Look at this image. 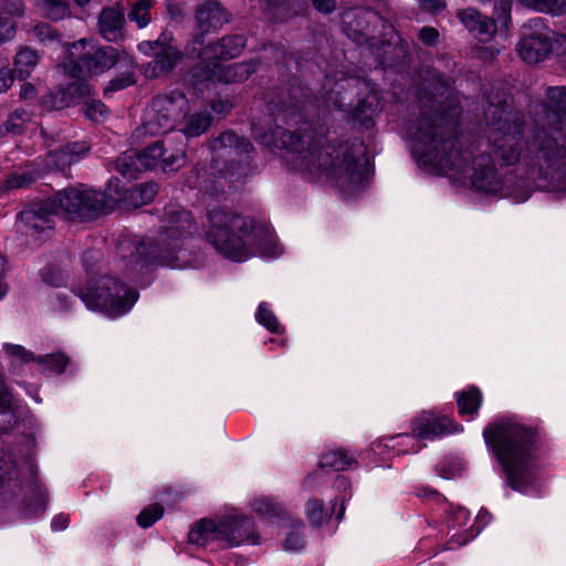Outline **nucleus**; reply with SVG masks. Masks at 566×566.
<instances>
[{"label": "nucleus", "mask_w": 566, "mask_h": 566, "mask_svg": "<svg viewBox=\"0 0 566 566\" xmlns=\"http://www.w3.org/2000/svg\"><path fill=\"white\" fill-rule=\"evenodd\" d=\"M42 9L51 19H63L69 14L67 0H42Z\"/></svg>", "instance_id": "obj_39"}, {"label": "nucleus", "mask_w": 566, "mask_h": 566, "mask_svg": "<svg viewBox=\"0 0 566 566\" xmlns=\"http://www.w3.org/2000/svg\"><path fill=\"white\" fill-rule=\"evenodd\" d=\"M319 475L318 472H312V473H308L305 478V481L304 483L307 485V486H312L315 484V480L316 478Z\"/></svg>", "instance_id": "obj_58"}, {"label": "nucleus", "mask_w": 566, "mask_h": 566, "mask_svg": "<svg viewBox=\"0 0 566 566\" xmlns=\"http://www.w3.org/2000/svg\"><path fill=\"white\" fill-rule=\"evenodd\" d=\"M463 427L448 417H434L431 413H422L411 421V433H398L389 438H381L371 443L366 453L379 455L381 460L386 457L399 455L409 451L408 442L415 443L418 440H433L438 437L453 433Z\"/></svg>", "instance_id": "obj_10"}, {"label": "nucleus", "mask_w": 566, "mask_h": 566, "mask_svg": "<svg viewBox=\"0 0 566 566\" xmlns=\"http://www.w3.org/2000/svg\"><path fill=\"white\" fill-rule=\"evenodd\" d=\"M455 400L460 416H473L483 403V395L478 386L471 385L467 389L457 391Z\"/></svg>", "instance_id": "obj_25"}, {"label": "nucleus", "mask_w": 566, "mask_h": 566, "mask_svg": "<svg viewBox=\"0 0 566 566\" xmlns=\"http://www.w3.org/2000/svg\"><path fill=\"white\" fill-rule=\"evenodd\" d=\"M117 171L127 178H135L136 175L144 169L140 165L138 153L136 150H128L123 153L115 161Z\"/></svg>", "instance_id": "obj_30"}, {"label": "nucleus", "mask_w": 566, "mask_h": 566, "mask_svg": "<svg viewBox=\"0 0 566 566\" xmlns=\"http://www.w3.org/2000/svg\"><path fill=\"white\" fill-rule=\"evenodd\" d=\"M78 296L91 311L117 318L127 314L137 302L138 292L108 275L90 277L78 289Z\"/></svg>", "instance_id": "obj_9"}, {"label": "nucleus", "mask_w": 566, "mask_h": 566, "mask_svg": "<svg viewBox=\"0 0 566 566\" xmlns=\"http://www.w3.org/2000/svg\"><path fill=\"white\" fill-rule=\"evenodd\" d=\"M222 539L230 547L240 546L243 543L256 545L260 543V536L255 532V524L251 516L235 515L220 522Z\"/></svg>", "instance_id": "obj_19"}, {"label": "nucleus", "mask_w": 566, "mask_h": 566, "mask_svg": "<svg viewBox=\"0 0 566 566\" xmlns=\"http://www.w3.org/2000/svg\"><path fill=\"white\" fill-rule=\"evenodd\" d=\"M333 488L339 493H343V495L335 497V504L338 501L340 502V509L336 514V520L340 521L345 513L344 503L346 500H349L352 497V482L347 476L338 474L333 482Z\"/></svg>", "instance_id": "obj_35"}, {"label": "nucleus", "mask_w": 566, "mask_h": 566, "mask_svg": "<svg viewBox=\"0 0 566 566\" xmlns=\"http://www.w3.org/2000/svg\"><path fill=\"white\" fill-rule=\"evenodd\" d=\"M189 109V99L182 92L172 91L167 95L156 96L145 115V133L160 135L172 130Z\"/></svg>", "instance_id": "obj_12"}, {"label": "nucleus", "mask_w": 566, "mask_h": 566, "mask_svg": "<svg viewBox=\"0 0 566 566\" xmlns=\"http://www.w3.org/2000/svg\"><path fill=\"white\" fill-rule=\"evenodd\" d=\"M553 34L542 19H533L525 23L516 49L521 59L528 64L544 61L552 52Z\"/></svg>", "instance_id": "obj_14"}, {"label": "nucleus", "mask_w": 566, "mask_h": 566, "mask_svg": "<svg viewBox=\"0 0 566 566\" xmlns=\"http://www.w3.org/2000/svg\"><path fill=\"white\" fill-rule=\"evenodd\" d=\"M70 516L64 513L56 514L51 521V530L53 532H61L69 527Z\"/></svg>", "instance_id": "obj_47"}, {"label": "nucleus", "mask_w": 566, "mask_h": 566, "mask_svg": "<svg viewBox=\"0 0 566 566\" xmlns=\"http://www.w3.org/2000/svg\"><path fill=\"white\" fill-rule=\"evenodd\" d=\"M366 14L368 15L369 19H377V14L375 12H366Z\"/></svg>", "instance_id": "obj_62"}, {"label": "nucleus", "mask_w": 566, "mask_h": 566, "mask_svg": "<svg viewBox=\"0 0 566 566\" xmlns=\"http://www.w3.org/2000/svg\"><path fill=\"white\" fill-rule=\"evenodd\" d=\"M188 112L186 111L181 118L184 126L180 130L188 138L200 136L210 127L212 118L207 111L196 112L190 115H188Z\"/></svg>", "instance_id": "obj_26"}, {"label": "nucleus", "mask_w": 566, "mask_h": 566, "mask_svg": "<svg viewBox=\"0 0 566 566\" xmlns=\"http://www.w3.org/2000/svg\"><path fill=\"white\" fill-rule=\"evenodd\" d=\"M31 114L25 109H15L7 119L3 125L6 132L11 133L13 135L20 134L25 124L31 122Z\"/></svg>", "instance_id": "obj_38"}, {"label": "nucleus", "mask_w": 566, "mask_h": 566, "mask_svg": "<svg viewBox=\"0 0 566 566\" xmlns=\"http://www.w3.org/2000/svg\"><path fill=\"white\" fill-rule=\"evenodd\" d=\"M186 163V156L182 150H176L167 157H161L160 168L165 172L176 171Z\"/></svg>", "instance_id": "obj_40"}, {"label": "nucleus", "mask_w": 566, "mask_h": 566, "mask_svg": "<svg viewBox=\"0 0 566 566\" xmlns=\"http://www.w3.org/2000/svg\"><path fill=\"white\" fill-rule=\"evenodd\" d=\"M305 514L314 527H321L324 523H327L331 517V513H328L324 502L319 499H311L307 501Z\"/></svg>", "instance_id": "obj_32"}, {"label": "nucleus", "mask_w": 566, "mask_h": 566, "mask_svg": "<svg viewBox=\"0 0 566 566\" xmlns=\"http://www.w3.org/2000/svg\"><path fill=\"white\" fill-rule=\"evenodd\" d=\"M421 101L422 108L406 126L412 156L430 174L446 176L454 182L469 185L485 193H502L506 181L495 167L520 161L532 177L566 182V87L547 90V119L560 124L551 132L538 133L527 154L522 120L509 111L502 99L485 109L488 145L485 149H460L457 136L459 112L448 86Z\"/></svg>", "instance_id": "obj_1"}, {"label": "nucleus", "mask_w": 566, "mask_h": 566, "mask_svg": "<svg viewBox=\"0 0 566 566\" xmlns=\"http://www.w3.org/2000/svg\"><path fill=\"white\" fill-rule=\"evenodd\" d=\"M15 27L13 21L8 17L0 14V43L11 39L14 35Z\"/></svg>", "instance_id": "obj_44"}, {"label": "nucleus", "mask_w": 566, "mask_h": 566, "mask_svg": "<svg viewBox=\"0 0 566 566\" xmlns=\"http://www.w3.org/2000/svg\"><path fill=\"white\" fill-rule=\"evenodd\" d=\"M13 6V11H11L10 13L12 15H21L22 12H23V9H22V6L20 3L18 4H12Z\"/></svg>", "instance_id": "obj_59"}, {"label": "nucleus", "mask_w": 566, "mask_h": 566, "mask_svg": "<svg viewBox=\"0 0 566 566\" xmlns=\"http://www.w3.org/2000/svg\"><path fill=\"white\" fill-rule=\"evenodd\" d=\"M352 468H358L357 455L344 447H335L321 454L318 469L324 471H346Z\"/></svg>", "instance_id": "obj_22"}, {"label": "nucleus", "mask_w": 566, "mask_h": 566, "mask_svg": "<svg viewBox=\"0 0 566 566\" xmlns=\"http://www.w3.org/2000/svg\"><path fill=\"white\" fill-rule=\"evenodd\" d=\"M4 273V259L0 254V298L3 297L7 293V284L3 281Z\"/></svg>", "instance_id": "obj_56"}, {"label": "nucleus", "mask_w": 566, "mask_h": 566, "mask_svg": "<svg viewBox=\"0 0 566 566\" xmlns=\"http://www.w3.org/2000/svg\"><path fill=\"white\" fill-rule=\"evenodd\" d=\"M324 105L347 113L365 127L374 124V116L381 108V101L375 86L360 77H345L337 72L325 77L321 92Z\"/></svg>", "instance_id": "obj_8"}, {"label": "nucleus", "mask_w": 566, "mask_h": 566, "mask_svg": "<svg viewBox=\"0 0 566 566\" xmlns=\"http://www.w3.org/2000/svg\"><path fill=\"white\" fill-rule=\"evenodd\" d=\"M34 32L38 39L42 42L52 41L56 36L55 32L49 24L36 25Z\"/></svg>", "instance_id": "obj_48"}, {"label": "nucleus", "mask_w": 566, "mask_h": 566, "mask_svg": "<svg viewBox=\"0 0 566 566\" xmlns=\"http://www.w3.org/2000/svg\"><path fill=\"white\" fill-rule=\"evenodd\" d=\"M244 46L242 35L222 38L219 42L203 46V40L197 36L186 48V54L190 59H198V65H206L207 62H223L238 56Z\"/></svg>", "instance_id": "obj_17"}, {"label": "nucleus", "mask_w": 566, "mask_h": 566, "mask_svg": "<svg viewBox=\"0 0 566 566\" xmlns=\"http://www.w3.org/2000/svg\"><path fill=\"white\" fill-rule=\"evenodd\" d=\"M460 21L480 41H490L496 33V23L474 8H467L458 13Z\"/></svg>", "instance_id": "obj_21"}, {"label": "nucleus", "mask_w": 566, "mask_h": 566, "mask_svg": "<svg viewBox=\"0 0 566 566\" xmlns=\"http://www.w3.org/2000/svg\"><path fill=\"white\" fill-rule=\"evenodd\" d=\"M305 538L298 531H291L286 534L283 548L287 552H300L305 546Z\"/></svg>", "instance_id": "obj_42"}, {"label": "nucleus", "mask_w": 566, "mask_h": 566, "mask_svg": "<svg viewBox=\"0 0 566 566\" xmlns=\"http://www.w3.org/2000/svg\"><path fill=\"white\" fill-rule=\"evenodd\" d=\"M211 108L216 114H228L232 108V104L228 99H218L211 103Z\"/></svg>", "instance_id": "obj_51"}, {"label": "nucleus", "mask_w": 566, "mask_h": 566, "mask_svg": "<svg viewBox=\"0 0 566 566\" xmlns=\"http://www.w3.org/2000/svg\"><path fill=\"white\" fill-rule=\"evenodd\" d=\"M206 237L220 254L237 262L256 254L276 259L283 252L270 227L222 209L209 212Z\"/></svg>", "instance_id": "obj_5"}, {"label": "nucleus", "mask_w": 566, "mask_h": 566, "mask_svg": "<svg viewBox=\"0 0 566 566\" xmlns=\"http://www.w3.org/2000/svg\"><path fill=\"white\" fill-rule=\"evenodd\" d=\"M42 279L52 286H60L64 283V277L61 271L51 268L43 270Z\"/></svg>", "instance_id": "obj_45"}, {"label": "nucleus", "mask_w": 566, "mask_h": 566, "mask_svg": "<svg viewBox=\"0 0 566 566\" xmlns=\"http://www.w3.org/2000/svg\"><path fill=\"white\" fill-rule=\"evenodd\" d=\"M138 50L154 59L146 67V75L158 77L170 72L181 59V53L174 43L172 35L163 32L156 41H144L138 44Z\"/></svg>", "instance_id": "obj_15"}, {"label": "nucleus", "mask_w": 566, "mask_h": 566, "mask_svg": "<svg viewBox=\"0 0 566 566\" xmlns=\"http://www.w3.org/2000/svg\"><path fill=\"white\" fill-rule=\"evenodd\" d=\"M157 192L155 184H140L124 189L118 179L109 180L106 188L107 199L114 200V208L123 205L125 208H138L150 202Z\"/></svg>", "instance_id": "obj_18"}, {"label": "nucleus", "mask_w": 566, "mask_h": 566, "mask_svg": "<svg viewBox=\"0 0 566 566\" xmlns=\"http://www.w3.org/2000/svg\"><path fill=\"white\" fill-rule=\"evenodd\" d=\"M74 1L80 7H84L90 2V0H74Z\"/></svg>", "instance_id": "obj_61"}, {"label": "nucleus", "mask_w": 566, "mask_h": 566, "mask_svg": "<svg viewBox=\"0 0 566 566\" xmlns=\"http://www.w3.org/2000/svg\"><path fill=\"white\" fill-rule=\"evenodd\" d=\"M312 1H313L314 7L323 13H329L336 7L335 0H312Z\"/></svg>", "instance_id": "obj_52"}, {"label": "nucleus", "mask_w": 566, "mask_h": 566, "mask_svg": "<svg viewBox=\"0 0 566 566\" xmlns=\"http://www.w3.org/2000/svg\"><path fill=\"white\" fill-rule=\"evenodd\" d=\"M153 6L151 0H137L129 13L128 19L137 24L138 28L143 29L148 25L151 20L150 8Z\"/></svg>", "instance_id": "obj_33"}, {"label": "nucleus", "mask_w": 566, "mask_h": 566, "mask_svg": "<svg viewBox=\"0 0 566 566\" xmlns=\"http://www.w3.org/2000/svg\"><path fill=\"white\" fill-rule=\"evenodd\" d=\"M198 231V224L190 211L171 203L165 208L161 226L154 243L147 252L145 242L136 238L124 237L118 249L122 262L130 276L144 271L151 262H160L172 269L191 265V254L187 241Z\"/></svg>", "instance_id": "obj_4"}, {"label": "nucleus", "mask_w": 566, "mask_h": 566, "mask_svg": "<svg viewBox=\"0 0 566 566\" xmlns=\"http://www.w3.org/2000/svg\"><path fill=\"white\" fill-rule=\"evenodd\" d=\"M255 318L261 325H263L270 332L275 333L280 331V323L276 316L274 315L273 311L271 310L269 303H260L258 311L255 313Z\"/></svg>", "instance_id": "obj_37"}, {"label": "nucleus", "mask_w": 566, "mask_h": 566, "mask_svg": "<svg viewBox=\"0 0 566 566\" xmlns=\"http://www.w3.org/2000/svg\"><path fill=\"white\" fill-rule=\"evenodd\" d=\"M70 364V356H35V373L45 377L59 376Z\"/></svg>", "instance_id": "obj_27"}, {"label": "nucleus", "mask_w": 566, "mask_h": 566, "mask_svg": "<svg viewBox=\"0 0 566 566\" xmlns=\"http://www.w3.org/2000/svg\"><path fill=\"white\" fill-rule=\"evenodd\" d=\"M256 70L254 62L229 63L207 62L193 69L195 83L209 90L214 82L232 83L247 80Z\"/></svg>", "instance_id": "obj_16"}, {"label": "nucleus", "mask_w": 566, "mask_h": 566, "mask_svg": "<svg viewBox=\"0 0 566 566\" xmlns=\"http://www.w3.org/2000/svg\"><path fill=\"white\" fill-rule=\"evenodd\" d=\"M3 350H6L7 354H14V355L32 354L30 350H27L25 348H23L20 345H13V344H9V343L3 345Z\"/></svg>", "instance_id": "obj_55"}, {"label": "nucleus", "mask_w": 566, "mask_h": 566, "mask_svg": "<svg viewBox=\"0 0 566 566\" xmlns=\"http://www.w3.org/2000/svg\"><path fill=\"white\" fill-rule=\"evenodd\" d=\"M67 57L62 62L63 71L73 80L66 87H60L43 99L46 111L70 106L77 97L88 95L90 87L83 81L87 75H98L112 69L119 55L115 48H98L94 41L82 39L70 44Z\"/></svg>", "instance_id": "obj_7"}, {"label": "nucleus", "mask_w": 566, "mask_h": 566, "mask_svg": "<svg viewBox=\"0 0 566 566\" xmlns=\"http://www.w3.org/2000/svg\"><path fill=\"white\" fill-rule=\"evenodd\" d=\"M165 150L160 142H156L151 146L147 147L142 153H138L140 165L145 170L156 168L160 166L161 157Z\"/></svg>", "instance_id": "obj_34"}, {"label": "nucleus", "mask_w": 566, "mask_h": 566, "mask_svg": "<svg viewBox=\"0 0 566 566\" xmlns=\"http://www.w3.org/2000/svg\"><path fill=\"white\" fill-rule=\"evenodd\" d=\"M211 151L216 157H227L230 165L222 172V177L235 186L245 181L252 172V164L249 155L253 150L252 144L233 132H224L210 144Z\"/></svg>", "instance_id": "obj_11"}, {"label": "nucleus", "mask_w": 566, "mask_h": 566, "mask_svg": "<svg viewBox=\"0 0 566 566\" xmlns=\"http://www.w3.org/2000/svg\"><path fill=\"white\" fill-rule=\"evenodd\" d=\"M114 210V200L84 185L65 188L52 198L34 203L20 213V222L28 231L52 229L53 217L62 216L70 220H90L99 213Z\"/></svg>", "instance_id": "obj_6"}, {"label": "nucleus", "mask_w": 566, "mask_h": 566, "mask_svg": "<svg viewBox=\"0 0 566 566\" xmlns=\"http://www.w3.org/2000/svg\"><path fill=\"white\" fill-rule=\"evenodd\" d=\"M6 358L8 359V371L17 385L21 386L24 380H19L15 377L35 374V356H6Z\"/></svg>", "instance_id": "obj_28"}, {"label": "nucleus", "mask_w": 566, "mask_h": 566, "mask_svg": "<svg viewBox=\"0 0 566 566\" xmlns=\"http://www.w3.org/2000/svg\"><path fill=\"white\" fill-rule=\"evenodd\" d=\"M418 36L423 44L432 45L437 42L439 33L436 29L426 27L419 31Z\"/></svg>", "instance_id": "obj_46"}, {"label": "nucleus", "mask_w": 566, "mask_h": 566, "mask_svg": "<svg viewBox=\"0 0 566 566\" xmlns=\"http://www.w3.org/2000/svg\"><path fill=\"white\" fill-rule=\"evenodd\" d=\"M87 151L88 146L86 143H73L54 153H49L44 167L40 169V164H35L36 168H33L34 164H32L31 168L27 167V170L12 172L6 180V188L14 189L28 186L45 170L57 169L65 171L72 164L81 160Z\"/></svg>", "instance_id": "obj_13"}, {"label": "nucleus", "mask_w": 566, "mask_h": 566, "mask_svg": "<svg viewBox=\"0 0 566 566\" xmlns=\"http://www.w3.org/2000/svg\"><path fill=\"white\" fill-rule=\"evenodd\" d=\"M436 470L439 472L440 476H442L443 479L450 478V472H448L446 470V462H440L439 464H437Z\"/></svg>", "instance_id": "obj_57"}, {"label": "nucleus", "mask_w": 566, "mask_h": 566, "mask_svg": "<svg viewBox=\"0 0 566 566\" xmlns=\"http://www.w3.org/2000/svg\"><path fill=\"white\" fill-rule=\"evenodd\" d=\"M135 83L134 73L132 71H127L122 74L119 77L112 80L108 86L105 88V93L115 92L123 88H126Z\"/></svg>", "instance_id": "obj_43"}, {"label": "nucleus", "mask_w": 566, "mask_h": 566, "mask_svg": "<svg viewBox=\"0 0 566 566\" xmlns=\"http://www.w3.org/2000/svg\"><path fill=\"white\" fill-rule=\"evenodd\" d=\"M125 23L124 12L119 9H104L98 18V29L102 36L107 41H117L122 36V29Z\"/></svg>", "instance_id": "obj_23"}, {"label": "nucleus", "mask_w": 566, "mask_h": 566, "mask_svg": "<svg viewBox=\"0 0 566 566\" xmlns=\"http://www.w3.org/2000/svg\"><path fill=\"white\" fill-rule=\"evenodd\" d=\"M84 112L90 119L99 122L106 117L108 111L104 103L92 99L85 103Z\"/></svg>", "instance_id": "obj_41"}, {"label": "nucleus", "mask_w": 566, "mask_h": 566, "mask_svg": "<svg viewBox=\"0 0 566 566\" xmlns=\"http://www.w3.org/2000/svg\"><path fill=\"white\" fill-rule=\"evenodd\" d=\"M252 506L256 514L269 518L284 520L286 515L283 505L268 496L255 499Z\"/></svg>", "instance_id": "obj_31"}, {"label": "nucleus", "mask_w": 566, "mask_h": 566, "mask_svg": "<svg viewBox=\"0 0 566 566\" xmlns=\"http://www.w3.org/2000/svg\"><path fill=\"white\" fill-rule=\"evenodd\" d=\"M164 515L161 504L155 503L146 506L136 517L137 525L144 530L151 527Z\"/></svg>", "instance_id": "obj_36"}, {"label": "nucleus", "mask_w": 566, "mask_h": 566, "mask_svg": "<svg viewBox=\"0 0 566 566\" xmlns=\"http://www.w3.org/2000/svg\"><path fill=\"white\" fill-rule=\"evenodd\" d=\"M38 63L39 56L35 51L29 48L21 49L14 59V71L18 77L24 80L30 76Z\"/></svg>", "instance_id": "obj_29"}, {"label": "nucleus", "mask_w": 566, "mask_h": 566, "mask_svg": "<svg viewBox=\"0 0 566 566\" xmlns=\"http://www.w3.org/2000/svg\"><path fill=\"white\" fill-rule=\"evenodd\" d=\"M216 539H222L220 523H214L211 518H201L189 531L188 541L191 544L207 547Z\"/></svg>", "instance_id": "obj_24"}, {"label": "nucleus", "mask_w": 566, "mask_h": 566, "mask_svg": "<svg viewBox=\"0 0 566 566\" xmlns=\"http://www.w3.org/2000/svg\"><path fill=\"white\" fill-rule=\"evenodd\" d=\"M13 82V77L11 75V71L8 69L7 64L0 65V93L7 91Z\"/></svg>", "instance_id": "obj_49"}, {"label": "nucleus", "mask_w": 566, "mask_h": 566, "mask_svg": "<svg viewBox=\"0 0 566 566\" xmlns=\"http://www.w3.org/2000/svg\"><path fill=\"white\" fill-rule=\"evenodd\" d=\"M229 17L227 10L214 0L201 3L195 13L197 28L202 34L218 31L229 21Z\"/></svg>", "instance_id": "obj_20"}, {"label": "nucleus", "mask_w": 566, "mask_h": 566, "mask_svg": "<svg viewBox=\"0 0 566 566\" xmlns=\"http://www.w3.org/2000/svg\"><path fill=\"white\" fill-rule=\"evenodd\" d=\"M419 3L422 9L432 12L441 11L446 7L444 0H419Z\"/></svg>", "instance_id": "obj_50"}, {"label": "nucleus", "mask_w": 566, "mask_h": 566, "mask_svg": "<svg viewBox=\"0 0 566 566\" xmlns=\"http://www.w3.org/2000/svg\"><path fill=\"white\" fill-rule=\"evenodd\" d=\"M20 96L23 99H32L35 96V88L30 83H24L20 90Z\"/></svg>", "instance_id": "obj_54"}, {"label": "nucleus", "mask_w": 566, "mask_h": 566, "mask_svg": "<svg viewBox=\"0 0 566 566\" xmlns=\"http://www.w3.org/2000/svg\"><path fill=\"white\" fill-rule=\"evenodd\" d=\"M431 493H432L433 495H436V496H440V493H439L438 491H436V490H433Z\"/></svg>", "instance_id": "obj_63"}, {"label": "nucleus", "mask_w": 566, "mask_h": 566, "mask_svg": "<svg viewBox=\"0 0 566 566\" xmlns=\"http://www.w3.org/2000/svg\"><path fill=\"white\" fill-rule=\"evenodd\" d=\"M476 518L478 520H483V518L491 520V514L486 510L482 509V510H480Z\"/></svg>", "instance_id": "obj_60"}, {"label": "nucleus", "mask_w": 566, "mask_h": 566, "mask_svg": "<svg viewBox=\"0 0 566 566\" xmlns=\"http://www.w3.org/2000/svg\"><path fill=\"white\" fill-rule=\"evenodd\" d=\"M482 436L488 452L504 474L505 485L524 495L537 494L541 486L537 460L544 430L514 417H502L488 423Z\"/></svg>", "instance_id": "obj_3"}, {"label": "nucleus", "mask_w": 566, "mask_h": 566, "mask_svg": "<svg viewBox=\"0 0 566 566\" xmlns=\"http://www.w3.org/2000/svg\"><path fill=\"white\" fill-rule=\"evenodd\" d=\"M468 515H469V512L463 509V507H459L457 511H452L450 516H449V523H452V526L454 527L455 526V523L460 524V520H467L468 518Z\"/></svg>", "instance_id": "obj_53"}, {"label": "nucleus", "mask_w": 566, "mask_h": 566, "mask_svg": "<svg viewBox=\"0 0 566 566\" xmlns=\"http://www.w3.org/2000/svg\"><path fill=\"white\" fill-rule=\"evenodd\" d=\"M270 103L273 104L270 109L275 128L264 133L259 124L252 126L253 135L261 145L293 153L294 169L312 178H325L347 196L357 195L366 187L371 168L361 142L335 145L327 136L314 135L312 130L305 129V134L300 137L280 126H292L302 120V111L313 103L306 92L297 88L289 102Z\"/></svg>", "instance_id": "obj_2"}]
</instances>
